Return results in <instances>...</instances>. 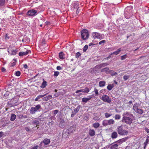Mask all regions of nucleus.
<instances>
[{
  "mask_svg": "<svg viewBox=\"0 0 149 149\" xmlns=\"http://www.w3.org/2000/svg\"><path fill=\"white\" fill-rule=\"evenodd\" d=\"M46 95V94L43 95H40L37 96V97L35 98V100L36 101H38L41 98H42Z\"/></svg>",
  "mask_w": 149,
  "mask_h": 149,
  "instance_id": "nucleus-26",
  "label": "nucleus"
},
{
  "mask_svg": "<svg viewBox=\"0 0 149 149\" xmlns=\"http://www.w3.org/2000/svg\"><path fill=\"white\" fill-rule=\"evenodd\" d=\"M54 91L55 92H57V89H55L54 90Z\"/></svg>",
  "mask_w": 149,
  "mask_h": 149,
  "instance_id": "nucleus-62",
  "label": "nucleus"
},
{
  "mask_svg": "<svg viewBox=\"0 0 149 149\" xmlns=\"http://www.w3.org/2000/svg\"><path fill=\"white\" fill-rule=\"evenodd\" d=\"M32 123L33 125H34V127H36L39 124V122L38 120H33V122H32Z\"/></svg>",
  "mask_w": 149,
  "mask_h": 149,
  "instance_id": "nucleus-19",
  "label": "nucleus"
},
{
  "mask_svg": "<svg viewBox=\"0 0 149 149\" xmlns=\"http://www.w3.org/2000/svg\"><path fill=\"white\" fill-rule=\"evenodd\" d=\"M146 146H145H145H144V149H145V148H146Z\"/></svg>",
  "mask_w": 149,
  "mask_h": 149,
  "instance_id": "nucleus-64",
  "label": "nucleus"
},
{
  "mask_svg": "<svg viewBox=\"0 0 149 149\" xmlns=\"http://www.w3.org/2000/svg\"><path fill=\"white\" fill-rule=\"evenodd\" d=\"M75 114H75V113H74V112L72 111V113L71 114V117H74Z\"/></svg>",
  "mask_w": 149,
  "mask_h": 149,
  "instance_id": "nucleus-55",
  "label": "nucleus"
},
{
  "mask_svg": "<svg viewBox=\"0 0 149 149\" xmlns=\"http://www.w3.org/2000/svg\"><path fill=\"white\" fill-rule=\"evenodd\" d=\"M52 95H49L48 96L44 97L42 98V100L44 101H47L51 99L52 98Z\"/></svg>",
  "mask_w": 149,
  "mask_h": 149,
  "instance_id": "nucleus-15",
  "label": "nucleus"
},
{
  "mask_svg": "<svg viewBox=\"0 0 149 149\" xmlns=\"http://www.w3.org/2000/svg\"><path fill=\"white\" fill-rule=\"evenodd\" d=\"M106 42L105 40H102L99 42V44L100 45Z\"/></svg>",
  "mask_w": 149,
  "mask_h": 149,
  "instance_id": "nucleus-47",
  "label": "nucleus"
},
{
  "mask_svg": "<svg viewBox=\"0 0 149 149\" xmlns=\"http://www.w3.org/2000/svg\"><path fill=\"white\" fill-rule=\"evenodd\" d=\"M88 45H85L83 49V51L84 52L86 51L88 48Z\"/></svg>",
  "mask_w": 149,
  "mask_h": 149,
  "instance_id": "nucleus-36",
  "label": "nucleus"
},
{
  "mask_svg": "<svg viewBox=\"0 0 149 149\" xmlns=\"http://www.w3.org/2000/svg\"><path fill=\"white\" fill-rule=\"evenodd\" d=\"M130 77V75H125L123 77V79L125 81L127 80Z\"/></svg>",
  "mask_w": 149,
  "mask_h": 149,
  "instance_id": "nucleus-34",
  "label": "nucleus"
},
{
  "mask_svg": "<svg viewBox=\"0 0 149 149\" xmlns=\"http://www.w3.org/2000/svg\"><path fill=\"white\" fill-rule=\"evenodd\" d=\"M3 132H0V138L2 136Z\"/></svg>",
  "mask_w": 149,
  "mask_h": 149,
  "instance_id": "nucleus-57",
  "label": "nucleus"
},
{
  "mask_svg": "<svg viewBox=\"0 0 149 149\" xmlns=\"http://www.w3.org/2000/svg\"><path fill=\"white\" fill-rule=\"evenodd\" d=\"M16 115L13 113H12L11 115L10 118V120L11 121H14L16 118Z\"/></svg>",
  "mask_w": 149,
  "mask_h": 149,
  "instance_id": "nucleus-24",
  "label": "nucleus"
},
{
  "mask_svg": "<svg viewBox=\"0 0 149 149\" xmlns=\"http://www.w3.org/2000/svg\"><path fill=\"white\" fill-rule=\"evenodd\" d=\"M50 141L49 139H45L43 141V143L45 145H47L49 144L50 143Z\"/></svg>",
  "mask_w": 149,
  "mask_h": 149,
  "instance_id": "nucleus-23",
  "label": "nucleus"
},
{
  "mask_svg": "<svg viewBox=\"0 0 149 149\" xmlns=\"http://www.w3.org/2000/svg\"><path fill=\"white\" fill-rule=\"evenodd\" d=\"M121 121L130 125L134 119V116L132 114L128 112H126L123 114Z\"/></svg>",
  "mask_w": 149,
  "mask_h": 149,
  "instance_id": "nucleus-1",
  "label": "nucleus"
},
{
  "mask_svg": "<svg viewBox=\"0 0 149 149\" xmlns=\"http://www.w3.org/2000/svg\"><path fill=\"white\" fill-rule=\"evenodd\" d=\"M15 74L16 76H19L21 74V72L20 71H17L15 72Z\"/></svg>",
  "mask_w": 149,
  "mask_h": 149,
  "instance_id": "nucleus-41",
  "label": "nucleus"
},
{
  "mask_svg": "<svg viewBox=\"0 0 149 149\" xmlns=\"http://www.w3.org/2000/svg\"><path fill=\"white\" fill-rule=\"evenodd\" d=\"M24 68H25L26 69L28 67V66L26 64H25L23 65Z\"/></svg>",
  "mask_w": 149,
  "mask_h": 149,
  "instance_id": "nucleus-53",
  "label": "nucleus"
},
{
  "mask_svg": "<svg viewBox=\"0 0 149 149\" xmlns=\"http://www.w3.org/2000/svg\"><path fill=\"white\" fill-rule=\"evenodd\" d=\"M138 106H139L138 104L136 103L134 105L133 109L136 112L139 114H142L143 113V110L141 109H138Z\"/></svg>",
  "mask_w": 149,
  "mask_h": 149,
  "instance_id": "nucleus-6",
  "label": "nucleus"
},
{
  "mask_svg": "<svg viewBox=\"0 0 149 149\" xmlns=\"http://www.w3.org/2000/svg\"><path fill=\"white\" fill-rule=\"evenodd\" d=\"M11 47L10 46L8 48V51L9 53H10V52H11V54L13 55H15L17 53V51L16 49L12 50L10 49Z\"/></svg>",
  "mask_w": 149,
  "mask_h": 149,
  "instance_id": "nucleus-12",
  "label": "nucleus"
},
{
  "mask_svg": "<svg viewBox=\"0 0 149 149\" xmlns=\"http://www.w3.org/2000/svg\"><path fill=\"white\" fill-rule=\"evenodd\" d=\"M114 87L113 84H109L107 87V89L109 91L111 90Z\"/></svg>",
  "mask_w": 149,
  "mask_h": 149,
  "instance_id": "nucleus-28",
  "label": "nucleus"
},
{
  "mask_svg": "<svg viewBox=\"0 0 149 149\" xmlns=\"http://www.w3.org/2000/svg\"><path fill=\"white\" fill-rule=\"evenodd\" d=\"M25 130L28 132H29L30 131V130L29 127H26L25 128Z\"/></svg>",
  "mask_w": 149,
  "mask_h": 149,
  "instance_id": "nucleus-56",
  "label": "nucleus"
},
{
  "mask_svg": "<svg viewBox=\"0 0 149 149\" xmlns=\"http://www.w3.org/2000/svg\"><path fill=\"white\" fill-rule=\"evenodd\" d=\"M59 95V93H56L55 94H54V96L55 97H57Z\"/></svg>",
  "mask_w": 149,
  "mask_h": 149,
  "instance_id": "nucleus-49",
  "label": "nucleus"
},
{
  "mask_svg": "<svg viewBox=\"0 0 149 149\" xmlns=\"http://www.w3.org/2000/svg\"><path fill=\"white\" fill-rule=\"evenodd\" d=\"M118 145L117 144H112L110 146V149H117L118 147Z\"/></svg>",
  "mask_w": 149,
  "mask_h": 149,
  "instance_id": "nucleus-20",
  "label": "nucleus"
},
{
  "mask_svg": "<svg viewBox=\"0 0 149 149\" xmlns=\"http://www.w3.org/2000/svg\"><path fill=\"white\" fill-rule=\"evenodd\" d=\"M43 82L40 86V87L42 88H44L47 85V81H45L44 79H43Z\"/></svg>",
  "mask_w": 149,
  "mask_h": 149,
  "instance_id": "nucleus-17",
  "label": "nucleus"
},
{
  "mask_svg": "<svg viewBox=\"0 0 149 149\" xmlns=\"http://www.w3.org/2000/svg\"><path fill=\"white\" fill-rule=\"evenodd\" d=\"M114 122V120L112 119L108 120V125L113 124Z\"/></svg>",
  "mask_w": 149,
  "mask_h": 149,
  "instance_id": "nucleus-32",
  "label": "nucleus"
},
{
  "mask_svg": "<svg viewBox=\"0 0 149 149\" xmlns=\"http://www.w3.org/2000/svg\"><path fill=\"white\" fill-rule=\"evenodd\" d=\"M121 50V48H119L117 50L115 51L114 52H113V53H111L110 54V55H112L113 54H114L115 55H117L120 53V52Z\"/></svg>",
  "mask_w": 149,
  "mask_h": 149,
  "instance_id": "nucleus-22",
  "label": "nucleus"
},
{
  "mask_svg": "<svg viewBox=\"0 0 149 149\" xmlns=\"http://www.w3.org/2000/svg\"><path fill=\"white\" fill-rule=\"evenodd\" d=\"M13 60L15 61V62H13L11 63V65H10V66L11 67H13L16 65V59H14Z\"/></svg>",
  "mask_w": 149,
  "mask_h": 149,
  "instance_id": "nucleus-38",
  "label": "nucleus"
},
{
  "mask_svg": "<svg viewBox=\"0 0 149 149\" xmlns=\"http://www.w3.org/2000/svg\"><path fill=\"white\" fill-rule=\"evenodd\" d=\"M120 117V116L119 114H116L115 116V118L116 120H119Z\"/></svg>",
  "mask_w": 149,
  "mask_h": 149,
  "instance_id": "nucleus-35",
  "label": "nucleus"
},
{
  "mask_svg": "<svg viewBox=\"0 0 149 149\" xmlns=\"http://www.w3.org/2000/svg\"><path fill=\"white\" fill-rule=\"evenodd\" d=\"M56 69L58 70H62V68L60 66H57L56 67Z\"/></svg>",
  "mask_w": 149,
  "mask_h": 149,
  "instance_id": "nucleus-50",
  "label": "nucleus"
},
{
  "mask_svg": "<svg viewBox=\"0 0 149 149\" xmlns=\"http://www.w3.org/2000/svg\"><path fill=\"white\" fill-rule=\"evenodd\" d=\"M114 82L116 84H117V83H118L117 82H116V81H114Z\"/></svg>",
  "mask_w": 149,
  "mask_h": 149,
  "instance_id": "nucleus-63",
  "label": "nucleus"
},
{
  "mask_svg": "<svg viewBox=\"0 0 149 149\" xmlns=\"http://www.w3.org/2000/svg\"><path fill=\"white\" fill-rule=\"evenodd\" d=\"M5 39L6 40H7L9 39L10 38L9 36H8V35L7 34H6L4 36Z\"/></svg>",
  "mask_w": 149,
  "mask_h": 149,
  "instance_id": "nucleus-46",
  "label": "nucleus"
},
{
  "mask_svg": "<svg viewBox=\"0 0 149 149\" xmlns=\"http://www.w3.org/2000/svg\"><path fill=\"white\" fill-rule=\"evenodd\" d=\"M111 72H111V76H115L117 75L118 74L117 72H114L113 70Z\"/></svg>",
  "mask_w": 149,
  "mask_h": 149,
  "instance_id": "nucleus-44",
  "label": "nucleus"
},
{
  "mask_svg": "<svg viewBox=\"0 0 149 149\" xmlns=\"http://www.w3.org/2000/svg\"><path fill=\"white\" fill-rule=\"evenodd\" d=\"M93 45V44L92 43H90L89 44V46H90L91 45Z\"/></svg>",
  "mask_w": 149,
  "mask_h": 149,
  "instance_id": "nucleus-61",
  "label": "nucleus"
},
{
  "mask_svg": "<svg viewBox=\"0 0 149 149\" xmlns=\"http://www.w3.org/2000/svg\"><path fill=\"white\" fill-rule=\"evenodd\" d=\"M89 134L91 136H93L95 134V132L93 129H90L89 130Z\"/></svg>",
  "mask_w": 149,
  "mask_h": 149,
  "instance_id": "nucleus-16",
  "label": "nucleus"
},
{
  "mask_svg": "<svg viewBox=\"0 0 149 149\" xmlns=\"http://www.w3.org/2000/svg\"><path fill=\"white\" fill-rule=\"evenodd\" d=\"M146 131L148 133H149V129H148V128H146Z\"/></svg>",
  "mask_w": 149,
  "mask_h": 149,
  "instance_id": "nucleus-59",
  "label": "nucleus"
},
{
  "mask_svg": "<svg viewBox=\"0 0 149 149\" xmlns=\"http://www.w3.org/2000/svg\"><path fill=\"white\" fill-rule=\"evenodd\" d=\"M101 99L103 101L105 102L110 103L111 102V99L109 97L105 95L102 96Z\"/></svg>",
  "mask_w": 149,
  "mask_h": 149,
  "instance_id": "nucleus-7",
  "label": "nucleus"
},
{
  "mask_svg": "<svg viewBox=\"0 0 149 149\" xmlns=\"http://www.w3.org/2000/svg\"><path fill=\"white\" fill-rule=\"evenodd\" d=\"M128 103L130 105L132 103V101H130Z\"/></svg>",
  "mask_w": 149,
  "mask_h": 149,
  "instance_id": "nucleus-58",
  "label": "nucleus"
},
{
  "mask_svg": "<svg viewBox=\"0 0 149 149\" xmlns=\"http://www.w3.org/2000/svg\"><path fill=\"white\" fill-rule=\"evenodd\" d=\"M100 125V124L99 123H96L93 124V126L94 127L97 128L99 127Z\"/></svg>",
  "mask_w": 149,
  "mask_h": 149,
  "instance_id": "nucleus-29",
  "label": "nucleus"
},
{
  "mask_svg": "<svg viewBox=\"0 0 149 149\" xmlns=\"http://www.w3.org/2000/svg\"><path fill=\"white\" fill-rule=\"evenodd\" d=\"M109 64L107 63H102L101 64H100L99 65H97L96 66L97 68H102L103 67H104L106 66H107V65H108Z\"/></svg>",
  "mask_w": 149,
  "mask_h": 149,
  "instance_id": "nucleus-18",
  "label": "nucleus"
},
{
  "mask_svg": "<svg viewBox=\"0 0 149 149\" xmlns=\"http://www.w3.org/2000/svg\"><path fill=\"white\" fill-rule=\"evenodd\" d=\"M31 51L30 50H27L25 52H20L19 53V55L20 56H23L26 55L28 54Z\"/></svg>",
  "mask_w": 149,
  "mask_h": 149,
  "instance_id": "nucleus-11",
  "label": "nucleus"
},
{
  "mask_svg": "<svg viewBox=\"0 0 149 149\" xmlns=\"http://www.w3.org/2000/svg\"><path fill=\"white\" fill-rule=\"evenodd\" d=\"M89 91V88L87 87L85 88V89H81L79 90H77L75 92L76 93H77L79 92H83L84 93H87Z\"/></svg>",
  "mask_w": 149,
  "mask_h": 149,
  "instance_id": "nucleus-9",
  "label": "nucleus"
},
{
  "mask_svg": "<svg viewBox=\"0 0 149 149\" xmlns=\"http://www.w3.org/2000/svg\"><path fill=\"white\" fill-rule=\"evenodd\" d=\"M60 73L58 71H55L54 72V75L55 77H57L59 74Z\"/></svg>",
  "mask_w": 149,
  "mask_h": 149,
  "instance_id": "nucleus-42",
  "label": "nucleus"
},
{
  "mask_svg": "<svg viewBox=\"0 0 149 149\" xmlns=\"http://www.w3.org/2000/svg\"><path fill=\"white\" fill-rule=\"evenodd\" d=\"M37 11L34 10H29L27 13V15L29 16H33L35 15L37 13Z\"/></svg>",
  "mask_w": 149,
  "mask_h": 149,
  "instance_id": "nucleus-8",
  "label": "nucleus"
},
{
  "mask_svg": "<svg viewBox=\"0 0 149 149\" xmlns=\"http://www.w3.org/2000/svg\"><path fill=\"white\" fill-rule=\"evenodd\" d=\"M39 147V146H34V147L30 149H37Z\"/></svg>",
  "mask_w": 149,
  "mask_h": 149,
  "instance_id": "nucleus-48",
  "label": "nucleus"
},
{
  "mask_svg": "<svg viewBox=\"0 0 149 149\" xmlns=\"http://www.w3.org/2000/svg\"><path fill=\"white\" fill-rule=\"evenodd\" d=\"M121 60L125 59L127 57V55L126 54H125L122 56H121Z\"/></svg>",
  "mask_w": 149,
  "mask_h": 149,
  "instance_id": "nucleus-43",
  "label": "nucleus"
},
{
  "mask_svg": "<svg viewBox=\"0 0 149 149\" xmlns=\"http://www.w3.org/2000/svg\"><path fill=\"white\" fill-rule=\"evenodd\" d=\"M92 35L94 39H98L101 40L103 38L102 35L98 32H93L92 33Z\"/></svg>",
  "mask_w": 149,
  "mask_h": 149,
  "instance_id": "nucleus-4",
  "label": "nucleus"
},
{
  "mask_svg": "<svg viewBox=\"0 0 149 149\" xmlns=\"http://www.w3.org/2000/svg\"><path fill=\"white\" fill-rule=\"evenodd\" d=\"M79 12V10L78 8L76 10V14L77 15H78V14Z\"/></svg>",
  "mask_w": 149,
  "mask_h": 149,
  "instance_id": "nucleus-51",
  "label": "nucleus"
},
{
  "mask_svg": "<svg viewBox=\"0 0 149 149\" xmlns=\"http://www.w3.org/2000/svg\"><path fill=\"white\" fill-rule=\"evenodd\" d=\"M1 70L2 72H5L6 71V69L4 68H2Z\"/></svg>",
  "mask_w": 149,
  "mask_h": 149,
  "instance_id": "nucleus-52",
  "label": "nucleus"
},
{
  "mask_svg": "<svg viewBox=\"0 0 149 149\" xmlns=\"http://www.w3.org/2000/svg\"><path fill=\"white\" fill-rule=\"evenodd\" d=\"M81 106L80 105H78L77 107L74 109V111L75 113V114L77 113L79 111Z\"/></svg>",
  "mask_w": 149,
  "mask_h": 149,
  "instance_id": "nucleus-27",
  "label": "nucleus"
},
{
  "mask_svg": "<svg viewBox=\"0 0 149 149\" xmlns=\"http://www.w3.org/2000/svg\"><path fill=\"white\" fill-rule=\"evenodd\" d=\"M94 91L95 93V95L96 96H98L99 95V93L98 92V90L96 88H95L94 89Z\"/></svg>",
  "mask_w": 149,
  "mask_h": 149,
  "instance_id": "nucleus-39",
  "label": "nucleus"
},
{
  "mask_svg": "<svg viewBox=\"0 0 149 149\" xmlns=\"http://www.w3.org/2000/svg\"><path fill=\"white\" fill-rule=\"evenodd\" d=\"M117 131L118 134L121 135H126L128 133V131L124 129L121 125L119 126L117 128Z\"/></svg>",
  "mask_w": 149,
  "mask_h": 149,
  "instance_id": "nucleus-3",
  "label": "nucleus"
},
{
  "mask_svg": "<svg viewBox=\"0 0 149 149\" xmlns=\"http://www.w3.org/2000/svg\"><path fill=\"white\" fill-rule=\"evenodd\" d=\"M58 112V110H55L53 111V113L54 116H55Z\"/></svg>",
  "mask_w": 149,
  "mask_h": 149,
  "instance_id": "nucleus-45",
  "label": "nucleus"
},
{
  "mask_svg": "<svg viewBox=\"0 0 149 149\" xmlns=\"http://www.w3.org/2000/svg\"><path fill=\"white\" fill-rule=\"evenodd\" d=\"M88 98H83L82 99V102L86 103L89 100H90L92 98L91 95H90L88 96Z\"/></svg>",
  "mask_w": 149,
  "mask_h": 149,
  "instance_id": "nucleus-14",
  "label": "nucleus"
},
{
  "mask_svg": "<svg viewBox=\"0 0 149 149\" xmlns=\"http://www.w3.org/2000/svg\"><path fill=\"white\" fill-rule=\"evenodd\" d=\"M81 37L83 40H85L88 38L89 34L87 30L83 29L81 31Z\"/></svg>",
  "mask_w": 149,
  "mask_h": 149,
  "instance_id": "nucleus-2",
  "label": "nucleus"
},
{
  "mask_svg": "<svg viewBox=\"0 0 149 149\" xmlns=\"http://www.w3.org/2000/svg\"><path fill=\"white\" fill-rule=\"evenodd\" d=\"M112 70H109V68L107 67L105 68H104L102 69L101 70V71L103 72H105L106 74H109L111 73V71H112Z\"/></svg>",
  "mask_w": 149,
  "mask_h": 149,
  "instance_id": "nucleus-10",
  "label": "nucleus"
},
{
  "mask_svg": "<svg viewBox=\"0 0 149 149\" xmlns=\"http://www.w3.org/2000/svg\"><path fill=\"white\" fill-rule=\"evenodd\" d=\"M131 8V7H130V6H128V7H127L126 8H125V10H127L128 9V8Z\"/></svg>",
  "mask_w": 149,
  "mask_h": 149,
  "instance_id": "nucleus-60",
  "label": "nucleus"
},
{
  "mask_svg": "<svg viewBox=\"0 0 149 149\" xmlns=\"http://www.w3.org/2000/svg\"><path fill=\"white\" fill-rule=\"evenodd\" d=\"M81 55V54L79 52H78L76 54L75 57L76 58H78Z\"/></svg>",
  "mask_w": 149,
  "mask_h": 149,
  "instance_id": "nucleus-40",
  "label": "nucleus"
},
{
  "mask_svg": "<svg viewBox=\"0 0 149 149\" xmlns=\"http://www.w3.org/2000/svg\"><path fill=\"white\" fill-rule=\"evenodd\" d=\"M40 108H41V106L40 104L37 105L35 107H32L31 108L30 113L32 114H34Z\"/></svg>",
  "mask_w": 149,
  "mask_h": 149,
  "instance_id": "nucleus-5",
  "label": "nucleus"
},
{
  "mask_svg": "<svg viewBox=\"0 0 149 149\" xmlns=\"http://www.w3.org/2000/svg\"><path fill=\"white\" fill-rule=\"evenodd\" d=\"M63 52H61L59 54V58L62 59H63L64 58L63 57Z\"/></svg>",
  "mask_w": 149,
  "mask_h": 149,
  "instance_id": "nucleus-30",
  "label": "nucleus"
},
{
  "mask_svg": "<svg viewBox=\"0 0 149 149\" xmlns=\"http://www.w3.org/2000/svg\"><path fill=\"white\" fill-rule=\"evenodd\" d=\"M102 125L104 126H106L108 125V120H104L103 121Z\"/></svg>",
  "mask_w": 149,
  "mask_h": 149,
  "instance_id": "nucleus-31",
  "label": "nucleus"
},
{
  "mask_svg": "<svg viewBox=\"0 0 149 149\" xmlns=\"http://www.w3.org/2000/svg\"><path fill=\"white\" fill-rule=\"evenodd\" d=\"M118 136V135L116 132H113L111 134V137L113 139L116 138Z\"/></svg>",
  "mask_w": 149,
  "mask_h": 149,
  "instance_id": "nucleus-13",
  "label": "nucleus"
},
{
  "mask_svg": "<svg viewBox=\"0 0 149 149\" xmlns=\"http://www.w3.org/2000/svg\"><path fill=\"white\" fill-rule=\"evenodd\" d=\"M64 121H61L59 124V127L61 128H63L64 127Z\"/></svg>",
  "mask_w": 149,
  "mask_h": 149,
  "instance_id": "nucleus-25",
  "label": "nucleus"
},
{
  "mask_svg": "<svg viewBox=\"0 0 149 149\" xmlns=\"http://www.w3.org/2000/svg\"><path fill=\"white\" fill-rule=\"evenodd\" d=\"M106 84V82L104 81H100L99 82V85L100 87L104 86Z\"/></svg>",
  "mask_w": 149,
  "mask_h": 149,
  "instance_id": "nucleus-21",
  "label": "nucleus"
},
{
  "mask_svg": "<svg viewBox=\"0 0 149 149\" xmlns=\"http://www.w3.org/2000/svg\"><path fill=\"white\" fill-rule=\"evenodd\" d=\"M5 0H0V6H3L5 3Z\"/></svg>",
  "mask_w": 149,
  "mask_h": 149,
  "instance_id": "nucleus-37",
  "label": "nucleus"
},
{
  "mask_svg": "<svg viewBox=\"0 0 149 149\" xmlns=\"http://www.w3.org/2000/svg\"><path fill=\"white\" fill-rule=\"evenodd\" d=\"M148 143V139H147L146 141L144 143V145L147 146V145Z\"/></svg>",
  "mask_w": 149,
  "mask_h": 149,
  "instance_id": "nucleus-54",
  "label": "nucleus"
},
{
  "mask_svg": "<svg viewBox=\"0 0 149 149\" xmlns=\"http://www.w3.org/2000/svg\"><path fill=\"white\" fill-rule=\"evenodd\" d=\"M112 115V114L109 113L107 112L105 113H104V116L106 118H109Z\"/></svg>",
  "mask_w": 149,
  "mask_h": 149,
  "instance_id": "nucleus-33",
  "label": "nucleus"
}]
</instances>
